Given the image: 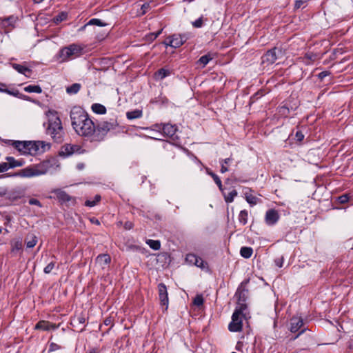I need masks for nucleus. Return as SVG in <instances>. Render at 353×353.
<instances>
[{
	"label": "nucleus",
	"mask_w": 353,
	"mask_h": 353,
	"mask_svg": "<svg viewBox=\"0 0 353 353\" xmlns=\"http://www.w3.org/2000/svg\"><path fill=\"white\" fill-rule=\"evenodd\" d=\"M70 119L77 134L92 142L95 125L88 114L83 109L74 107L70 112Z\"/></svg>",
	"instance_id": "obj_1"
},
{
	"label": "nucleus",
	"mask_w": 353,
	"mask_h": 353,
	"mask_svg": "<svg viewBox=\"0 0 353 353\" xmlns=\"http://www.w3.org/2000/svg\"><path fill=\"white\" fill-rule=\"evenodd\" d=\"M12 145L23 154L35 156L50 150L51 145L43 141H12Z\"/></svg>",
	"instance_id": "obj_2"
},
{
	"label": "nucleus",
	"mask_w": 353,
	"mask_h": 353,
	"mask_svg": "<svg viewBox=\"0 0 353 353\" xmlns=\"http://www.w3.org/2000/svg\"><path fill=\"white\" fill-rule=\"evenodd\" d=\"M46 115L48 117L46 134L50 136L55 142H61L63 140L64 131L57 112L48 110Z\"/></svg>",
	"instance_id": "obj_3"
},
{
	"label": "nucleus",
	"mask_w": 353,
	"mask_h": 353,
	"mask_svg": "<svg viewBox=\"0 0 353 353\" xmlns=\"http://www.w3.org/2000/svg\"><path fill=\"white\" fill-rule=\"evenodd\" d=\"M84 47L77 43H72L60 49L57 59L59 63L67 62L81 57L83 54Z\"/></svg>",
	"instance_id": "obj_4"
},
{
	"label": "nucleus",
	"mask_w": 353,
	"mask_h": 353,
	"mask_svg": "<svg viewBox=\"0 0 353 353\" xmlns=\"http://www.w3.org/2000/svg\"><path fill=\"white\" fill-rule=\"evenodd\" d=\"M49 163L43 161L40 163L28 166L23 169H21L14 174L12 176H19L23 178H31L34 176H38L47 173L49 168Z\"/></svg>",
	"instance_id": "obj_5"
},
{
	"label": "nucleus",
	"mask_w": 353,
	"mask_h": 353,
	"mask_svg": "<svg viewBox=\"0 0 353 353\" xmlns=\"http://www.w3.org/2000/svg\"><path fill=\"white\" fill-rule=\"evenodd\" d=\"M118 126V123L114 119L110 121H102L99 122L94 126V132L92 136V142H101L104 140L107 134L112 130H115Z\"/></svg>",
	"instance_id": "obj_6"
},
{
	"label": "nucleus",
	"mask_w": 353,
	"mask_h": 353,
	"mask_svg": "<svg viewBox=\"0 0 353 353\" xmlns=\"http://www.w3.org/2000/svg\"><path fill=\"white\" fill-rule=\"evenodd\" d=\"M247 306L244 303H239L236 307L232 316V321L228 325V329L230 332H240L242 330V318H245L244 311L246 310Z\"/></svg>",
	"instance_id": "obj_7"
},
{
	"label": "nucleus",
	"mask_w": 353,
	"mask_h": 353,
	"mask_svg": "<svg viewBox=\"0 0 353 353\" xmlns=\"http://www.w3.org/2000/svg\"><path fill=\"white\" fill-rule=\"evenodd\" d=\"M190 38V33H184L182 34H174L168 37L167 40L163 43L165 46H169L172 48H176L182 46Z\"/></svg>",
	"instance_id": "obj_8"
},
{
	"label": "nucleus",
	"mask_w": 353,
	"mask_h": 353,
	"mask_svg": "<svg viewBox=\"0 0 353 353\" xmlns=\"http://www.w3.org/2000/svg\"><path fill=\"white\" fill-rule=\"evenodd\" d=\"M85 152V150L77 144H65L61 147L59 155L67 157L74 154H83Z\"/></svg>",
	"instance_id": "obj_9"
},
{
	"label": "nucleus",
	"mask_w": 353,
	"mask_h": 353,
	"mask_svg": "<svg viewBox=\"0 0 353 353\" xmlns=\"http://www.w3.org/2000/svg\"><path fill=\"white\" fill-rule=\"evenodd\" d=\"M157 131H162L164 136L168 137H173L177 130V128L175 125L170 123L164 124H157L155 125Z\"/></svg>",
	"instance_id": "obj_10"
},
{
	"label": "nucleus",
	"mask_w": 353,
	"mask_h": 353,
	"mask_svg": "<svg viewBox=\"0 0 353 353\" xmlns=\"http://www.w3.org/2000/svg\"><path fill=\"white\" fill-rule=\"evenodd\" d=\"M281 52L276 48H274L270 50H268L262 57L261 62L262 64L269 65L273 64L277 59L278 55L277 52Z\"/></svg>",
	"instance_id": "obj_11"
},
{
	"label": "nucleus",
	"mask_w": 353,
	"mask_h": 353,
	"mask_svg": "<svg viewBox=\"0 0 353 353\" xmlns=\"http://www.w3.org/2000/svg\"><path fill=\"white\" fill-rule=\"evenodd\" d=\"M158 291H159V297L160 300V303L163 307H164V310H166L168 307V295L167 288L165 285L163 283H161L158 285Z\"/></svg>",
	"instance_id": "obj_12"
},
{
	"label": "nucleus",
	"mask_w": 353,
	"mask_h": 353,
	"mask_svg": "<svg viewBox=\"0 0 353 353\" xmlns=\"http://www.w3.org/2000/svg\"><path fill=\"white\" fill-rule=\"evenodd\" d=\"M280 218L279 212L275 209L267 210L265 215V222L268 225H275Z\"/></svg>",
	"instance_id": "obj_13"
},
{
	"label": "nucleus",
	"mask_w": 353,
	"mask_h": 353,
	"mask_svg": "<svg viewBox=\"0 0 353 353\" xmlns=\"http://www.w3.org/2000/svg\"><path fill=\"white\" fill-rule=\"evenodd\" d=\"M59 327V325L52 323L46 321H39L35 325L36 330H41L44 331H48L50 330H56Z\"/></svg>",
	"instance_id": "obj_14"
},
{
	"label": "nucleus",
	"mask_w": 353,
	"mask_h": 353,
	"mask_svg": "<svg viewBox=\"0 0 353 353\" xmlns=\"http://www.w3.org/2000/svg\"><path fill=\"white\" fill-rule=\"evenodd\" d=\"M303 325V321L301 317L294 316L290 319V331L297 332Z\"/></svg>",
	"instance_id": "obj_15"
},
{
	"label": "nucleus",
	"mask_w": 353,
	"mask_h": 353,
	"mask_svg": "<svg viewBox=\"0 0 353 353\" xmlns=\"http://www.w3.org/2000/svg\"><path fill=\"white\" fill-rule=\"evenodd\" d=\"M18 18L14 15L2 19L1 21V26L2 28L12 29L14 26Z\"/></svg>",
	"instance_id": "obj_16"
},
{
	"label": "nucleus",
	"mask_w": 353,
	"mask_h": 353,
	"mask_svg": "<svg viewBox=\"0 0 353 353\" xmlns=\"http://www.w3.org/2000/svg\"><path fill=\"white\" fill-rule=\"evenodd\" d=\"M12 68L16 70L19 73L23 74L26 77H30V74L31 73V70L28 68L23 66L22 65L12 63Z\"/></svg>",
	"instance_id": "obj_17"
},
{
	"label": "nucleus",
	"mask_w": 353,
	"mask_h": 353,
	"mask_svg": "<svg viewBox=\"0 0 353 353\" xmlns=\"http://www.w3.org/2000/svg\"><path fill=\"white\" fill-rule=\"evenodd\" d=\"M6 161L8 162L10 168H14L17 167H21L24 164V161L23 160H16L12 157H7L6 158Z\"/></svg>",
	"instance_id": "obj_18"
},
{
	"label": "nucleus",
	"mask_w": 353,
	"mask_h": 353,
	"mask_svg": "<svg viewBox=\"0 0 353 353\" xmlns=\"http://www.w3.org/2000/svg\"><path fill=\"white\" fill-rule=\"evenodd\" d=\"M233 159L231 157L219 160L221 165V172L225 173L229 170L228 165L232 162Z\"/></svg>",
	"instance_id": "obj_19"
},
{
	"label": "nucleus",
	"mask_w": 353,
	"mask_h": 353,
	"mask_svg": "<svg viewBox=\"0 0 353 353\" xmlns=\"http://www.w3.org/2000/svg\"><path fill=\"white\" fill-rule=\"evenodd\" d=\"M57 199L62 202L69 201L71 197L64 191L61 190H57L54 192Z\"/></svg>",
	"instance_id": "obj_20"
},
{
	"label": "nucleus",
	"mask_w": 353,
	"mask_h": 353,
	"mask_svg": "<svg viewBox=\"0 0 353 353\" xmlns=\"http://www.w3.org/2000/svg\"><path fill=\"white\" fill-rule=\"evenodd\" d=\"M92 110L99 114H103L106 112V108L105 107L100 103H94L92 105Z\"/></svg>",
	"instance_id": "obj_21"
},
{
	"label": "nucleus",
	"mask_w": 353,
	"mask_h": 353,
	"mask_svg": "<svg viewBox=\"0 0 353 353\" xmlns=\"http://www.w3.org/2000/svg\"><path fill=\"white\" fill-rule=\"evenodd\" d=\"M142 114H143L142 110H134L132 111L127 112L126 117L130 120H132V119L141 118L142 117Z\"/></svg>",
	"instance_id": "obj_22"
},
{
	"label": "nucleus",
	"mask_w": 353,
	"mask_h": 353,
	"mask_svg": "<svg viewBox=\"0 0 353 353\" xmlns=\"http://www.w3.org/2000/svg\"><path fill=\"white\" fill-rule=\"evenodd\" d=\"M81 88V85L80 83H75L66 88V92L69 94H75L80 90Z\"/></svg>",
	"instance_id": "obj_23"
},
{
	"label": "nucleus",
	"mask_w": 353,
	"mask_h": 353,
	"mask_svg": "<svg viewBox=\"0 0 353 353\" xmlns=\"http://www.w3.org/2000/svg\"><path fill=\"white\" fill-rule=\"evenodd\" d=\"M170 74V71L165 68H161L155 72V77L158 79H163Z\"/></svg>",
	"instance_id": "obj_24"
},
{
	"label": "nucleus",
	"mask_w": 353,
	"mask_h": 353,
	"mask_svg": "<svg viewBox=\"0 0 353 353\" xmlns=\"http://www.w3.org/2000/svg\"><path fill=\"white\" fill-rule=\"evenodd\" d=\"M145 243L154 250H159L161 248V242L159 240L148 239Z\"/></svg>",
	"instance_id": "obj_25"
},
{
	"label": "nucleus",
	"mask_w": 353,
	"mask_h": 353,
	"mask_svg": "<svg viewBox=\"0 0 353 353\" xmlns=\"http://www.w3.org/2000/svg\"><path fill=\"white\" fill-rule=\"evenodd\" d=\"M104 26L105 24L99 19H90L84 26L80 28V30H83L87 26Z\"/></svg>",
	"instance_id": "obj_26"
},
{
	"label": "nucleus",
	"mask_w": 353,
	"mask_h": 353,
	"mask_svg": "<svg viewBox=\"0 0 353 353\" xmlns=\"http://www.w3.org/2000/svg\"><path fill=\"white\" fill-rule=\"evenodd\" d=\"M111 261L108 254H100L97 257V262L101 265H107Z\"/></svg>",
	"instance_id": "obj_27"
},
{
	"label": "nucleus",
	"mask_w": 353,
	"mask_h": 353,
	"mask_svg": "<svg viewBox=\"0 0 353 353\" xmlns=\"http://www.w3.org/2000/svg\"><path fill=\"white\" fill-rule=\"evenodd\" d=\"M252 253L253 250L250 247H242L240 250V254L241 256H243L245 259L250 258Z\"/></svg>",
	"instance_id": "obj_28"
},
{
	"label": "nucleus",
	"mask_w": 353,
	"mask_h": 353,
	"mask_svg": "<svg viewBox=\"0 0 353 353\" xmlns=\"http://www.w3.org/2000/svg\"><path fill=\"white\" fill-rule=\"evenodd\" d=\"M208 174L210 176H212V178L213 179V180L214 181L215 183L218 185L219 187V189L220 190V191L223 193V185H222V183H221V181L220 179V178L215 174L213 172L210 171V172H208Z\"/></svg>",
	"instance_id": "obj_29"
},
{
	"label": "nucleus",
	"mask_w": 353,
	"mask_h": 353,
	"mask_svg": "<svg viewBox=\"0 0 353 353\" xmlns=\"http://www.w3.org/2000/svg\"><path fill=\"white\" fill-rule=\"evenodd\" d=\"M24 91L26 92H35V93H41L42 89L38 85H29L24 88Z\"/></svg>",
	"instance_id": "obj_30"
},
{
	"label": "nucleus",
	"mask_w": 353,
	"mask_h": 353,
	"mask_svg": "<svg viewBox=\"0 0 353 353\" xmlns=\"http://www.w3.org/2000/svg\"><path fill=\"white\" fill-rule=\"evenodd\" d=\"M222 194L226 203H232L234 201V197L237 195V192L236 190H232L228 194H226L224 191Z\"/></svg>",
	"instance_id": "obj_31"
},
{
	"label": "nucleus",
	"mask_w": 353,
	"mask_h": 353,
	"mask_svg": "<svg viewBox=\"0 0 353 353\" xmlns=\"http://www.w3.org/2000/svg\"><path fill=\"white\" fill-rule=\"evenodd\" d=\"M248 212L247 210H241L239 214V221L242 225H245L248 223Z\"/></svg>",
	"instance_id": "obj_32"
},
{
	"label": "nucleus",
	"mask_w": 353,
	"mask_h": 353,
	"mask_svg": "<svg viewBox=\"0 0 353 353\" xmlns=\"http://www.w3.org/2000/svg\"><path fill=\"white\" fill-rule=\"evenodd\" d=\"M37 243V238L34 235L30 236L26 241V246L28 248H34Z\"/></svg>",
	"instance_id": "obj_33"
},
{
	"label": "nucleus",
	"mask_w": 353,
	"mask_h": 353,
	"mask_svg": "<svg viewBox=\"0 0 353 353\" xmlns=\"http://www.w3.org/2000/svg\"><path fill=\"white\" fill-rule=\"evenodd\" d=\"M212 57L210 54L203 55L200 57L198 60V63L202 65V67H205L210 60H212Z\"/></svg>",
	"instance_id": "obj_34"
},
{
	"label": "nucleus",
	"mask_w": 353,
	"mask_h": 353,
	"mask_svg": "<svg viewBox=\"0 0 353 353\" xmlns=\"http://www.w3.org/2000/svg\"><path fill=\"white\" fill-rule=\"evenodd\" d=\"M196 261L194 262V265L199 267L203 270L208 268V264L201 257L196 256Z\"/></svg>",
	"instance_id": "obj_35"
},
{
	"label": "nucleus",
	"mask_w": 353,
	"mask_h": 353,
	"mask_svg": "<svg viewBox=\"0 0 353 353\" xmlns=\"http://www.w3.org/2000/svg\"><path fill=\"white\" fill-rule=\"evenodd\" d=\"M101 200V196L99 194L95 195L93 200H87L85 205L88 207H93Z\"/></svg>",
	"instance_id": "obj_36"
},
{
	"label": "nucleus",
	"mask_w": 353,
	"mask_h": 353,
	"mask_svg": "<svg viewBox=\"0 0 353 353\" xmlns=\"http://www.w3.org/2000/svg\"><path fill=\"white\" fill-rule=\"evenodd\" d=\"M0 92L7 93L10 95L18 97L19 99V96L21 93L17 90H8L7 88H0Z\"/></svg>",
	"instance_id": "obj_37"
},
{
	"label": "nucleus",
	"mask_w": 353,
	"mask_h": 353,
	"mask_svg": "<svg viewBox=\"0 0 353 353\" xmlns=\"http://www.w3.org/2000/svg\"><path fill=\"white\" fill-rule=\"evenodd\" d=\"M22 248V241H16L12 242V252H17L21 250Z\"/></svg>",
	"instance_id": "obj_38"
},
{
	"label": "nucleus",
	"mask_w": 353,
	"mask_h": 353,
	"mask_svg": "<svg viewBox=\"0 0 353 353\" xmlns=\"http://www.w3.org/2000/svg\"><path fill=\"white\" fill-rule=\"evenodd\" d=\"M245 199L248 203L252 205H254L257 203L259 199L252 194H246Z\"/></svg>",
	"instance_id": "obj_39"
},
{
	"label": "nucleus",
	"mask_w": 353,
	"mask_h": 353,
	"mask_svg": "<svg viewBox=\"0 0 353 353\" xmlns=\"http://www.w3.org/2000/svg\"><path fill=\"white\" fill-rule=\"evenodd\" d=\"M205 21H207V19H205ZM203 22H204V19H203V17L201 16V17H199L196 21H192V26L194 28H201L203 26Z\"/></svg>",
	"instance_id": "obj_40"
},
{
	"label": "nucleus",
	"mask_w": 353,
	"mask_h": 353,
	"mask_svg": "<svg viewBox=\"0 0 353 353\" xmlns=\"http://www.w3.org/2000/svg\"><path fill=\"white\" fill-rule=\"evenodd\" d=\"M196 255L194 254H188L186 255V257H185V261H187V263H188L189 264H191V265H194V262H196Z\"/></svg>",
	"instance_id": "obj_41"
},
{
	"label": "nucleus",
	"mask_w": 353,
	"mask_h": 353,
	"mask_svg": "<svg viewBox=\"0 0 353 353\" xmlns=\"http://www.w3.org/2000/svg\"><path fill=\"white\" fill-rule=\"evenodd\" d=\"M55 266V262L54 261H50L44 268L43 272L46 274H49L52 272Z\"/></svg>",
	"instance_id": "obj_42"
},
{
	"label": "nucleus",
	"mask_w": 353,
	"mask_h": 353,
	"mask_svg": "<svg viewBox=\"0 0 353 353\" xmlns=\"http://www.w3.org/2000/svg\"><path fill=\"white\" fill-rule=\"evenodd\" d=\"M193 303L196 306H201L203 304V298L201 295H196L194 299Z\"/></svg>",
	"instance_id": "obj_43"
},
{
	"label": "nucleus",
	"mask_w": 353,
	"mask_h": 353,
	"mask_svg": "<svg viewBox=\"0 0 353 353\" xmlns=\"http://www.w3.org/2000/svg\"><path fill=\"white\" fill-rule=\"evenodd\" d=\"M66 18H67V14L64 13V12H61L60 14H59L54 17V21L56 23H59V22L65 20Z\"/></svg>",
	"instance_id": "obj_44"
},
{
	"label": "nucleus",
	"mask_w": 353,
	"mask_h": 353,
	"mask_svg": "<svg viewBox=\"0 0 353 353\" xmlns=\"http://www.w3.org/2000/svg\"><path fill=\"white\" fill-rule=\"evenodd\" d=\"M307 1V0H296L295 2L294 8L296 9H299L301 7L305 6V3Z\"/></svg>",
	"instance_id": "obj_45"
},
{
	"label": "nucleus",
	"mask_w": 353,
	"mask_h": 353,
	"mask_svg": "<svg viewBox=\"0 0 353 353\" xmlns=\"http://www.w3.org/2000/svg\"><path fill=\"white\" fill-rule=\"evenodd\" d=\"M10 168L8 162L1 163H0V172H3L7 171Z\"/></svg>",
	"instance_id": "obj_46"
},
{
	"label": "nucleus",
	"mask_w": 353,
	"mask_h": 353,
	"mask_svg": "<svg viewBox=\"0 0 353 353\" xmlns=\"http://www.w3.org/2000/svg\"><path fill=\"white\" fill-rule=\"evenodd\" d=\"M28 203L30 205H35L39 207H41V204L40 201L36 199H30L29 200Z\"/></svg>",
	"instance_id": "obj_47"
},
{
	"label": "nucleus",
	"mask_w": 353,
	"mask_h": 353,
	"mask_svg": "<svg viewBox=\"0 0 353 353\" xmlns=\"http://www.w3.org/2000/svg\"><path fill=\"white\" fill-rule=\"evenodd\" d=\"M59 349H60V346L56 343H52L50 345V347H49L50 352H53V351L57 350Z\"/></svg>",
	"instance_id": "obj_48"
},
{
	"label": "nucleus",
	"mask_w": 353,
	"mask_h": 353,
	"mask_svg": "<svg viewBox=\"0 0 353 353\" xmlns=\"http://www.w3.org/2000/svg\"><path fill=\"white\" fill-rule=\"evenodd\" d=\"M295 137L296 138V140L299 141H301L304 139V135L301 131H297L296 132Z\"/></svg>",
	"instance_id": "obj_49"
},
{
	"label": "nucleus",
	"mask_w": 353,
	"mask_h": 353,
	"mask_svg": "<svg viewBox=\"0 0 353 353\" xmlns=\"http://www.w3.org/2000/svg\"><path fill=\"white\" fill-rule=\"evenodd\" d=\"M274 262H275V264L276 266H278L279 268H281L283 266V257L278 258V259H275Z\"/></svg>",
	"instance_id": "obj_50"
},
{
	"label": "nucleus",
	"mask_w": 353,
	"mask_h": 353,
	"mask_svg": "<svg viewBox=\"0 0 353 353\" xmlns=\"http://www.w3.org/2000/svg\"><path fill=\"white\" fill-rule=\"evenodd\" d=\"M150 8L149 3H145L141 6L142 14H145Z\"/></svg>",
	"instance_id": "obj_51"
},
{
	"label": "nucleus",
	"mask_w": 353,
	"mask_h": 353,
	"mask_svg": "<svg viewBox=\"0 0 353 353\" xmlns=\"http://www.w3.org/2000/svg\"><path fill=\"white\" fill-rule=\"evenodd\" d=\"M330 74V72H327V71H323L321 72H320L319 74H318V77L320 79H323L325 77L328 76Z\"/></svg>",
	"instance_id": "obj_52"
},
{
	"label": "nucleus",
	"mask_w": 353,
	"mask_h": 353,
	"mask_svg": "<svg viewBox=\"0 0 353 353\" xmlns=\"http://www.w3.org/2000/svg\"><path fill=\"white\" fill-rule=\"evenodd\" d=\"M162 32V29L159 30L158 32H155V33H152L150 35V39H155Z\"/></svg>",
	"instance_id": "obj_53"
},
{
	"label": "nucleus",
	"mask_w": 353,
	"mask_h": 353,
	"mask_svg": "<svg viewBox=\"0 0 353 353\" xmlns=\"http://www.w3.org/2000/svg\"><path fill=\"white\" fill-rule=\"evenodd\" d=\"M348 201V196L347 195H342L339 197V201L341 203H345Z\"/></svg>",
	"instance_id": "obj_54"
},
{
	"label": "nucleus",
	"mask_w": 353,
	"mask_h": 353,
	"mask_svg": "<svg viewBox=\"0 0 353 353\" xmlns=\"http://www.w3.org/2000/svg\"><path fill=\"white\" fill-rule=\"evenodd\" d=\"M124 228L126 230H130L133 228V223L130 221H127L124 224Z\"/></svg>",
	"instance_id": "obj_55"
},
{
	"label": "nucleus",
	"mask_w": 353,
	"mask_h": 353,
	"mask_svg": "<svg viewBox=\"0 0 353 353\" xmlns=\"http://www.w3.org/2000/svg\"><path fill=\"white\" fill-rule=\"evenodd\" d=\"M305 59L310 61H313L314 59V55L312 54H305Z\"/></svg>",
	"instance_id": "obj_56"
},
{
	"label": "nucleus",
	"mask_w": 353,
	"mask_h": 353,
	"mask_svg": "<svg viewBox=\"0 0 353 353\" xmlns=\"http://www.w3.org/2000/svg\"><path fill=\"white\" fill-rule=\"evenodd\" d=\"M19 99H23V100H26V101H31L30 97H28L27 95H25L23 94H21V95L19 96Z\"/></svg>",
	"instance_id": "obj_57"
},
{
	"label": "nucleus",
	"mask_w": 353,
	"mask_h": 353,
	"mask_svg": "<svg viewBox=\"0 0 353 353\" xmlns=\"http://www.w3.org/2000/svg\"><path fill=\"white\" fill-rule=\"evenodd\" d=\"M85 168V164L83 163H79L77 165V168L79 170H83Z\"/></svg>",
	"instance_id": "obj_58"
},
{
	"label": "nucleus",
	"mask_w": 353,
	"mask_h": 353,
	"mask_svg": "<svg viewBox=\"0 0 353 353\" xmlns=\"http://www.w3.org/2000/svg\"><path fill=\"white\" fill-rule=\"evenodd\" d=\"M305 331V329L302 330L296 336L294 337V340L296 339L302 333H303Z\"/></svg>",
	"instance_id": "obj_59"
},
{
	"label": "nucleus",
	"mask_w": 353,
	"mask_h": 353,
	"mask_svg": "<svg viewBox=\"0 0 353 353\" xmlns=\"http://www.w3.org/2000/svg\"><path fill=\"white\" fill-rule=\"evenodd\" d=\"M348 347L350 349H353V341H352L349 343Z\"/></svg>",
	"instance_id": "obj_60"
},
{
	"label": "nucleus",
	"mask_w": 353,
	"mask_h": 353,
	"mask_svg": "<svg viewBox=\"0 0 353 353\" xmlns=\"http://www.w3.org/2000/svg\"><path fill=\"white\" fill-rule=\"evenodd\" d=\"M35 3H40L43 2L44 0H33Z\"/></svg>",
	"instance_id": "obj_61"
},
{
	"label": "nucleus",
	"mask_w": 353,
	"mask_h": 353,
	"mask_svg": "<svg viewBox=\"0 0 353 353\" xmlns=\"http://www.w3.org/2000/svg\"><path fill=\"white\" fill-rule=\"evenodd\" d=\"M89 353H97V351L94 349L91 350Z\"/></svg>",
	"instance_id": "obj_62"
},
{
	"label": "nucleus",
	"mask_w": 353,
	"mask_h": 353,
	"mask_svg": "<svg viewBox=\"0 0 353 353\" xmlns=\"http://www.w3.org/2000/svg\"><path fill=\"white\" fill-rule=\"evenodd\" d=\"M84 321H85V319L83 318L79 319V323H84Z\"/></svg>",
	"instance_id": "obj_63"
},
{
	"label": "nucleus",
	"mask_w": 353,
	"mask_h": 353,
	"mask_svg": "<svg viewBox=\"0 0 353 353\" xmlns=\"http://www.w3.org/2000/svg\"><path fill=\"white\" fill-rule=\"evenodd\" d=\"M0 88H6V85L3 83H0Z\"/></svg>",
	"instance_id": "obj_64"
}]
</instances>
